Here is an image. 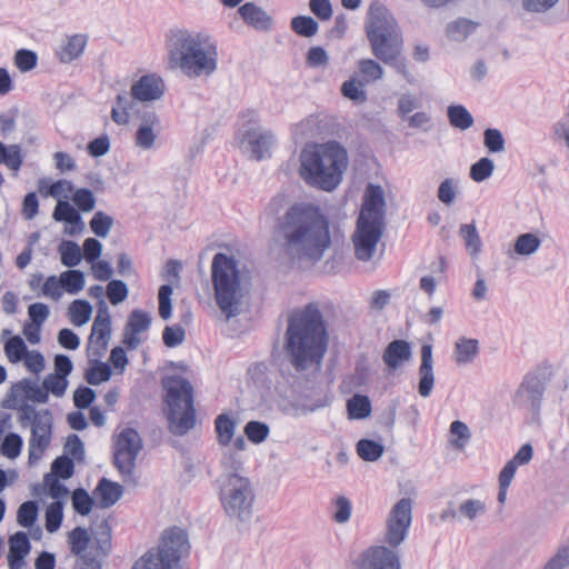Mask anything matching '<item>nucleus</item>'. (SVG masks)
Wrapping results in <instances>:
<instances>
[{"instance_id":"1","label":"nucleus","mask_w":569,"mask_h":569,"mask_svg":"<svg viewBox=\"0 0 569 569\" xmlns=\"http://www.w3.org/2000/svg\"><path fill=\"white\" fill-rule=\"evenodd\" d=\"M330 218L312 202H296L277 219L274 240L291 262L316 264L332 244Z\"/></svg>"},{"instance_id":"2","label":"nucleus","mask_w":569,"mask_h":569,"mask_svg":"<svg viewBox=\"0 0 569 569\" xmlns=\"http://www.w3.org/2000/svg\"><path fill=\"white\" fill-rule=\"evenodd\" d=\"M328 346V326L319 303L312 301L293 309L283 337V350L292 367L301 372L320 366Z\"/></svg>"},{"instance_id":"3","label":"nucleus","mask_w":569,"mask_h":569,"mask_svg":"<svg viewBox=\"0 0 569 569\" xmlns=\"http://www.w3.org/2000/svg\"><path fill=\"white\" fill-rule=\"evenodd\" d=\"M366 33L372 54L412 83L415 78L408 68L407 58L402 54L401 29L389 9L378 1L369 7Z\"/></svg>"},{"instance_id":"4","label":"nucleus","mask_w":569,"mask_h":569,"mask_svg":"<svg viewBox=\"0 0 569 569\" xmlns=\"http://www.w3.org/2000/svg\"><path fill=\"white\" fill-rule=\"evenodd\" d=\"M348 167L347 150L337 141L305 148L300 153V176L308 186L335 190Z\"/></svg>"},{"instance_id":"5","label":"nucleus","mask_w":569,"mask_h":569,"mask_svg":"<svg viewBox=\"0 0 569 569\" xmlns=\"http://www.w3.org/2000/svg\"><path fill=\"white\" fill-rule=\"evenodd\" d=\"M171 61L190 78L209 77L218 69V47L208 33L177 30L169 41Z\"/></svg>"},{"instance_id":"6","label":"nucleus","mask_w":569,"mask_h":569,"mask_svg":"<svg viewBox=\"0 0 569 569\" xmlns=\"http://www.w3.org/2000/svg\"><path fill=\"white\" fill-rule=\"evenodd\" d=\"M211 281L218 308L227 319L243 311L242 276L239 261L223 252H217L211 262Z\"/></svg>"},{"instance_id":"7","label":"nucleus","mask_w":569,"mask_h":569,"mask_svg":"<svg viewBox=\"0 0 569 569\" xmlns=\"http://www.w3.org/2000/svg\"><path fill=\"white\" fill-rule=\"evenodd\" d=\"M162 385L166 390L169 429L176 436H183L196 425L192 385L180 376L168 377Z\"/></svg>"},{"instance_id":"8","label":"nucleus","mask_w":569,"mask_h":569,"mask_svg":"<svg viewBox=\"0 0 569 569\" xmlns=\"http://www.w3.org/2000/svg\"><path fill=\"white\" fill-rule=\"evenodd\" d=\"M218 481L219 497L226 515L240 522L249 520L256 499L250 479L238 473H224Z\"/></svg>"},{"instance_id":"9","label":"nucleus","mask_w":569,"mask_h":569,"mask_svg":"<svg viewBox=\"0 0 569 569\" xmlns=\"http://www.w3.org/2000/svg\"><path fill=\"white\" fill-rule=\"evenodd\" d=\"M189 550L187 531L174 526L163 532L158 549L148 550L131 569H173Z\"/></svg>"},{"instance_id":"10","label":"nucleus","mask_w":569,"mask_h":569,"mask_svg":"<svg viewBox=\"0 0 569 569\" xmlns=\"http://www.w3.org/2000/svg\"><path fill=\"white\" fill-rule=\"evenodd\" d=\"M549 381V375L542 369L528 372L516 391L513 405L519 408L529 409L532 413V419L538 420L543 395Z\"/></svg>"},{"instance_id":"11","label":"nucleus","mask_w":569,"mask_h":569,"mask_svg":"<svg viewBox=\"0 0 569 569\" xmlns=\"http://www.w3.org/2000/svg\"><path fill=\"white\" fill-rule=\"evenodd\" d=\"M143 448L142 438L133 428H124L117 437L113 465L124 481L133 479L136 460Z\"/></svg>"},{"instance_id":"12","label":"nucleus","mask_w":569,"mask_h":569,"mask_svg":"<svg viewBox=\"0 0 569 569\" xmlns=\"http://www.w3.org/2000/svg\"><path fill=\"white\" fill-rule=\"evenodd\" d=\"M412 506L411 498H401L391 508L386 520L385 536V541L391 548H397L406 540L412 522Z\"/></svg>"},{"instance_id":"13","label":"nucleus","mask_w":569,"mask_h":569,"mask_svg":"<svg viewBox=\"0 0 569 569\" xmlns=\"http://www.w3.org/2000/svg\"><path fill=\"white\" fill-rule=\"evenodd\" d=\"M386 223L368 221L365 217H358L356 230L352 236L355 256L360 261H370L377 250Z\"/></svg>"},{"instance_id":"14","label":"nucleus","mask_w":569,"mask_h":569,"mask_svg":"<svg viewBox=\"0 0 569 569\" xmlns=\"http://www.w3.org/2000/svg\"><path fill=\"white\" fill-rule=\"evenodd\" d=\"M52 432V417L49 410H44L43 417H37L31 426L29 439V461L39 460L50 445Z\"/></svg>"},{"instance_id":"15","label":"nucleus","mask_w":569,"mask_h":569,"mask_svg":"<svg viewBox=\"0 0 569 569\" xmlns=\"http://www.w3.org/2000/svg\"><path fill=\"white\" fill-rule=\"evenodd\" d=\"M356 566L358 569H400V561L396 551L385 546H376L366 549Z\"/></svg>"},{"instance_id":"16","label":"nucleus","mask_w":569,"mask_h":569,"mask_svg":"<svg viewBox=\"0 0 569 569\" xmlns=\"http://www.w3.org/2000/svg\"><path fill=\"white\" fill-rule=\"evenodd\" d=\"M22 393H24L28 400L38 403H46L49 399V395L43 386L40 387L36 382H32L30 379L23 378L22 380L12 385L1 403L2 408L17 409L18 398Z\"/></svg>"},{"instance_id":"17","label":"nucleus","mask_w":569,"mask_h":569,"mask_svg":"<svg viewBox=\"0 0 569 569\" xmlns=\"http://www.w3.org/2000/svg\"><path fill=\"white\" fill-rule=\"evenodd\" d=\"M385 208L386 200L382 187L369 183L359 217H365L368 221L385 223Z\"/></svg>"},{"instance_id":"18","label":"nucleus","mask_w":569,"mask_h":569,"mask_svg":"<svg viewBox=\"0 0 569 569\" xmlns=\"http://www.w3.org/2000/svg\"><path fill=\"white\" fill-rule=\"evenodd\" d=\"M166 90L163 79L156 73H149L140 77L130 90V97L133 100L148 102L159 100Z\"/></svg>"},{"instance_id":"19","label":"nucleus","mask_w":569,"mask_h":569,"mask_svg":"<svg viewBox=\"0 0 569 569\" xmlns=\"http://www.w3.org/2000/svg\"><path fill=\"white\" fill-rule=\"evenodd\" d=\"M151 321L152 318L147 311L132 310L123 330L122 343L130 350L137 349L141 343L139 335L149 330Z\"/></svg>"},{"instance_id":"20","label":"nucleus","mask_w":569,"mask_h":569,"mask_svg":"<svg viewBox=\"0 0 569 569\" xmlns=\"http://www.w3.org/2000/svg\"><path fill=\"white\" fill-rule=\"evenodd\" d=\"M243 141L250 147L251 158L259 161L271 156L270 149L276 138L269 130L249 129L243 136Z\"/></svg>"},{"instance_id":"21","label":"nucleus","mask_w":569,"mask_h":569,"mask_svg":"<svg viewBox=\"0 0 569 569\" xmlns=\"http://www.w3.org/2000/svg\"><path fill=\"white\" fill-rule=\"evenodd\" d=\"M435 385L432 346L421 347V363L419 367L418 392L421 397L428 398Z\"/></svg>"},{"instance_id":"22","label":"nucleus","mask_w":569,"mask_h":569,"mask_svg":"<svg viewBox=\"0 0 569 569\" xmlns=\"http://www.w3.org/2000/svg\"><path fill=\"white\" fill-rule=\"evenodd\" d=\"M412 357L411 345L403 339H395L386 347L382 360L391 371L397 370Z\"/></svg>"},{"instance_id":"23","label":"nucleus","mask_w":569,"mask_h":569,"mask_svg":"<svg viewBox=\"0 0 569 569\" xmlns=\"http://www.w3.org/2000/svg\"><path fill=\"white\" fill-rule=\"evenodd\" d=\"M238 12L243 21L256 30L269 31L272 28V17L254 2H246Z\"/></svg>"},{"instance_id":"24","label":"nucleus","mask_w":569,"mask_h":569,"mask_svg":"<svg viewBox=\"0 0 569 569\" xmlns=\"http://www.w3.org/2000/svg\"><path fill=\"white\" fill-rule=\"evenodd\" d=\"M111 325H92L91 335L88 339V356L94 358H102L108 349L111 338Z\"/></svg>"},{"instance_id":"25","label":"nucleus","mask_w":569,"mask_h":569,"mask_svg":"<svg viewBox=\"0 0 569 569\" xmlns=\"http://www.w3.org/2000/svg\"><path fill=\"white\" fill-rule=\"evenodd\" d=\"M87 42L88 37L82 33L67 37L57 51L60 62L70 63L78 59L83 53Z\"/></svg>"},{"instance_id":"26","label":"nucleus","mask_w":569,"mask_h":569,"mask_svg":"<svg viewBox=\"0 0 569 569\" xmlns=\"http://www.w3.org/2000/svg\"><path fill=\"white\" fill-rule=\"evenodd\" d=\"M93 493L98 498L100 508H110L121 499L123 488L118 482L102 478L99 480Z\"/></svg>"},{"instance_id":"27","label":"nucleus","mask_w":569,"mask_h":569,"mask_svg":"<svg viewBox=\"0 0 569 569\" xmlns=\"http://www.w3.org/2000/svg\"><path fill=\"white\" fill-rule=\"evenodd\" d=\"M96 549L102 557H108L112 549L111 526L108 519H102L92 528Z\"/></svg>"},{"instance_id":"28","label":"nucleus","mask_w":569,"mask_h":569,"mask_svg":"<svg viewBox=\"0 0 569 569\" xmlns=\"http://www.w3.org/2000/svg\"><path fill=\"white\" fill-rule=\"evenodd\" d=\"M479 353V342L477 339L460 338L453 349V359L457 365L471 363Z\"/></svg>"},{"instance_id":"29","label":"nucleus","mask_w":569,"mask_h":569,"mask_svg":"<svg viewBox=\"0 0 569 569\" xmlns=\"http://www.w3.org/2000/svg\"><path fill=\"white\" fill-rule=\"evenodd\" d=\"M112 370L108 362L100 361V358L89 359V367L84 371V379L91 386H98L111 378Z\"/></svg>"},{"instance_id":"30","label":"nucleus","mask_w":569,"mask_h":569,"mask_svg":"<svg viewBox=\"0 0 569 569\" xmlns=\"http://www.w3.org/2000/svg\"><path fill=\"white\" fill-rule=\"evenodd\" d=\"M237 428V421L228 413L219 415L214 420L217 441L220 446L227 447L231 443Z\"/></svg>"},{"instance_id":"31","label":"nucleus","mask_w":569,"mask_h":569,"mask_svg":"<svg viewBox=\"0 0 569 569\" xmlns=\"http://www.w3.org/2000/svg\"><path fill=\"white\" fill-rule=\"evenodd\" d=\"M479 24L472 20L459 18L448 23L446 34L452 41L462 42L475 32Z\"/></svg>"},{"instance_id":"32","label":"nucleus","mask_w":569,"mask_h":569,"mask_svg":"<svg viewBox=\"0 0 569 569\" xmlns=\"http://www.w3.org/2000/svg\"><path fill=\"white\" fill-rule=\"evenodd\" d=\"M347 411L349 419L362 420L370 417L372 407L368 396L353 395L347 400Z\"/></svg>"},{"instance_id":"33","label":"nucleus","mask_w":569,"mask_h":569,"mask_svg":"<svg viewBox=\"0 0 569 569\" xmlns=\"http://www.w3.org/2000/svg\"><path fill=\"white\" fill-rule=\"evenodd\" d=\"M449 123L459 130H467L475 123L472 114L462 104H450L447 108Z\"/></svg>"},{"instance_id":"34","label":"nucleus","mask_w":569,"mask_h":569,"mask_svg":"<svg viewBox=\"0 0 569 569\" xmlns=\"http://www.w3.org/2000/svg\"><path fill=\"white\" fill-rule=\"evenodd\" d=\"M58 251L60 253L61 263L68 268H74L83 258L78 243L71 240H62L58 247Z\"/></svg>"},{"instance_id":"35","label":"nucleus","mask_w":569,"mask_h":569,"mask_svg":"<svg viewBox=\"0 0 569 569\" xmlns=\"http://www.w3.org/2000/svg\"><path fill=\"white\" fill-rule=\"evenodd\" d=\"M60 284L62 290L70 295H77L84 288V272L79 269H70L60 274Z\"/></svg>"},{"instance_id":"36","label":"nucleus","mask_w":569,"mask_h":569,"mask_svg":"<svg viewBox=\"0 0 569 569\" xmlns=\"http://www.w3.org/2000/svg\"><path fill=\"white\" fill-rule=\"evenodd\" d=\"M68 313L70 321L74 326L81 327L90 320L92 315V306L87 300L77 299L70 303Z\"/></svg>"},{"instance_id":"37","label":"nucleus","mask_w":569,"mask_h":569,"mask_svg":"<svg viewBox=\"0 0 569 569\" xmlns=\"http://www.w3.org/2000/svg\"><path fill=\"white\" fill-rule=\"evenodd\" d=\"M23 163V156L19 144H4L0 141V164H6L9 169L18 171Z\"/></svg>"},{"instance_id":"38","label":"nucleus","mask_w":569,"mask_h":569,"mask_svg":"<svg viewBox=\"0 0 569 569\" xmlns=\"http://www.w3.org/2000/svg\"><path fill=\"white\" fill-rule=\"evenodd\" d=\"M358 456L369 462L377 461L385 452V447L381 442L372 439H360L356 446Z\"/></svg>"},{"instance_id":"39","label":"nucleus","mask_w":569,"mask_h":569,"mask_svg":"<svg viewBox=\"0 0 569 569\" xmlns=\"http://www.w3.org/2000/svg\"><path fill=\"white\" fill-rule=\"evenodd\" d=\"M460 236L463 239L467 251L476 256L481 251L482 241L475 223H465L460 226Z\"/></svg>"},{"instance_id":"40","label":"nucleus","mask_w":569,"mask_h":569,"mask_svg":"<svg viewBox=\"0 0 569 569\" xmlns=\"http://www.w3.org/2000/svg\"><path fill=\"white\" fill-rule=\"evenodd\" d=\"M540 246L541 240L535 233H521L515 241L513 252L519 256H531L540 248Z\"/></svg>"},{"instance_id":"41","label":"nucleus","mask_w":569,"mask_h":569,"mask_svg":"<svg viewBox=\"0 0 569 569\" xmlns=\"http://www.w3.org/2000/svg\"><path fill=\"white\" fill-rule=\"evenodd\" d=\"M487 511V506L485 501L480 499H466L458 506L459 520H475L478 517L485 515Z\"/></svg>"},{"instance_id":"42","label":"nucleus","mask_w":569,"mask_h":569,"mask_svg":"<svg viewBox=\"0 0 569 569\" xmlns=\"http://www.w3.org/2000/svg\"><path fill=\"white\" fill-rule=\"evenodd\" d=\"M290 28L298 36L310 38L318 32L319 23L310 16H297L291 19Z\"/></svg>"},{"instance_id":"43","label":"nucleus","mask_w":569,"mask_h":569,"mask_svg":"<svg viewBox=\"0 0 569 569\" xmlns=\"http://www.w3.org/2000/svg\"><path fill=\"white\" fill-rule=\"evenodd\" d=\"M4 352L12 363L20 362L28 353V347L20 336H12L4 343Z\"/></svg>"},{"instance_id":"44","label":"nucleus","mask_w":569,"mask_h":569,"mask_svg":"<svg viewBox=\"0 0 569 569\" xmlns=\"http://www.w3.org/2000/svg\"><path fill=\"white\" fill-rule=\"evenodd\" d=\"M91 537L86 528L76 527L69 532L70 550L76 556H81L89 546Z\"/></svg>"},{"instance_id":"45","label":"nucleus","mask_w":569,"mask_h":569,"mask_svg":"<svg viewBox=\"0 0 569 569\" xmlns=\"http://www.w3.org/2000/svg\"><path fill=\"white\" fill-rule=\"evenodd\" d=\"M38 502L28 500L21 503L17 512V521L23 528H31L38 518Z\"/></svg>"},{"instance_id":"46","label":"nucleus","mask_w":569,"mask_h":569,"mask_svg":"<svg viewBox=\"0 0 569 569\" xmlns=\"http://www.w3.org/2000/svg\"><path fill=\"white\" fill-rule=\"evenodd\" d=\"M46 529L48 532H56L63 520V503L60 500L51 502L46 509Z\"/></svg>"},{"instance_id":"47","label":"nucleus","mask_w":569,"mask_h":569,"mask_svg":"<svg viewBox=\"0 0 569 569\" xmlns=\"http://www.w3.org/2000/svg\"><path fill=\"white\" fill-rule=\"evenodd\" d=\"M341 93L345 98L353 102H366L367 92L365 90V83L351 78L345 81L341 86Z\"/></svg>"},{"instance_id":"48","label":"nucleus","mask_w":569,"mask_h":569,"mask_svg":"<svg viewBox=\"0 0 569 569\" xmlns=\"http://www.w3.org/2000/svg\"><path fill=\"white\" fill-rule=\"evenodd\" d=\"M243 431L249 441L261 443L268 438L270 428L266 422L250 420L246 423Z\"/></svg>"},{"instance_id":"49","label":"nucleus","mask_w":569,"mask_h":569,"mask_svg":"<svg viewBox=\"0 0 569 569\" xmlns=\"http://www.w3.org/2000/svg\"><path fill=\"white\" fill-rule=\"evenodd\" d=\"M71 500L74 511L81 516L89 515L94 503L93 499L83 488L74 489L71 496Z\"/></svg>"},{"instance_id":"50","label":"nucleus","mask_w":569,"mask_h":569,"mask_svg":"<svg viewBox=\"0 0 569 569\" xmlns=\"http://www.w3.org/2000/svg\"><path fill=\"white\" fill-rule=\"evenodd\" d=\"M493 170V161L488 157H483L470 167V178L476 182H482L492 176Z\"/></svg>"},{"instance_id":"51","label":"nucleus","mask_w":569,"mask_h":569,"mask_svg":"<svg viewBox=\"0 0 569 569\" xmlns=\"http://www.w3.org/2000/svg\"><path fill=\"white\" fill-rule=\"evenodd\" d=\"M112 226L113 218L103 211H97L90 220V228L92 232L100 238H106Z\"/></svg>"},{"instance_id":"52","label":"nucleus","mask_w":569,"mask_h":569,"mask_svg":"<svg viewBox=\"0 0 569 569\" xmlns=\"http://www.w3.org/2000/svg\"><path fill=\"white\" fill-rule=\"evenodd\" d=\"M107 296L111 305L123 302L129 296V288L123 280L112 279L107 284Z\"/></svg>"},{"instance_id":"53","label":"nucleus","mask_w":569,"mask_h":569,"mask_svg":"<svg viewBox=\"0 0 569 569\" xmlns=\"http://www.w3.org/2000/svg\"><path fill=\"white\" fill-rule=\"evenodd\" d=\"M50 475H57V477L67 480L74 473L73 459L67 455L57 457L51 463Z\"/></svg>"},{"instance_id":"54","label":"nucleus","mask_w":569,"mask_h":569,"mask_svg":"<svg viewBox=\"0 0 569 569\" xmlns=\"http://www.w3.org/2000/svg\"><path fill=\"white\" fill-rule=\"evenodd\" d=\"M450 433L457 437L450 440L451 446L456 449H463L471 438L469 427L460 420L451 422Z\"/></svg>"},{"instance_id":"55","label":"nucleus","mask_w":569,"mask_h":569,"mask_svg":"<svg viewBox=\"0 0 569 569\" xmlns=\"http://www.w3.org/2000/svg\"><path fill=\"white\" fill-rule=\"evenodd\" d=\"M13 61L21 72H29L37 67L38 56L29 49H19L16 51Z\"/></svg>"},{"instance_id":"56","label":"nucleus","mask_w":569,"mask_h":569,"mask_svg":"<svg viewBox=\"0 0 569 569\" xmlns=\"http://www.w3.org/2000/svg\"><path fill=\"white\" fill-rule=\"evenodd\" d=\"M72 200L78 211L89 212L94 209L96 198L88 188H80L73 192Z\"/></svg>"},{"instance_id":"57","label":"nucleus","mask_w":569,"mask_h":569,"mask_svg":"<svg viewBox=\"0 0 569 569\" xmlns=\"http://www.w3.org/2000/svg\"><path fill=\"white\" fill-rule=\"evenodd\" d=\"M69 381L67 378L56 373H49L43 379V387L48 395L52 393L54 397H62L66 393Z\"/></svg>"},{"instance_id":"58","label":"nucleus","mask_w":569,"mask_h":569,"mask_svg":"<svg viewBox=\"0 0 569 569\" xmlns=\"http://www.w3.org/2000/svg\"><path fill=\"white\" fill-rule=\"evenodd\" d=\"M22 438L18 433L10 432L8 433L1 445V452L3 456L14 459L17 458L22 449Z\"/></svg>"},{"instance_id":"59","label":"nucleus","mask_w":569,"mask_h":569,"mask_svg":"<svg viewBox=\"0 0 569 569\" xmlns=\"http://www.w3.org/2000/svg\"><path fill=\"white\" fill-rule=\"evenodd\" d=\"M483 143L489 152L497 153L505 150V138L500 130L488 128L483 132Z\"/></svg>"},{"instance_id":"60","label":"nucleus","mask_w":569,"mask_h":569,"mask_svg":"<svg viewBox=\"0 0 569 569\" xmlns=\"http://www.w3.org/2000/svg\"><path fill=\"white\" fill-rule=\"evenodd\" d=\"M173 292L171 284H162L159 288V315L163 320H168L172 315L171 295Z\"/></svg>"},{"instance_id":"61","label":"nucleus","mask_w":569,"mask_h":569,"mask_svg":"<svg viewBox=\"0 0 569 569\" xmlns=\"http://www.w3.org/2000/svg\"><path fill=\"white\" fill-rule=\"evenodd\" d=\"M31 550V543L24 531H17L9 537V551L28 556Z\"/></svg>"},{"instance_id":"62","label":"nucleus","mask_w":569,"mask_h":569,"mask_svg":"<svg viewBox=\"0 0 569 569\" xmlns=\"http://www.w3.org/2000/svg\"><path fill=\"white\" fill-rule=\"evenodd\" d=\"M186 331L180 325L167 326L162 332L163 343L168 348H174L184 341Z\"/></svg>"},{"instance_id":"63","label":"nucleus","mask_w":569,"mask_h":569,"mask_svg":"<svg viewBox=\"0 0 569 569\" xmlns=\"http://www.w3.org/2000/svg\"><path fill=\"white\" fill-rule=\"evenodd\" d=\"M96 400V391L87 386H79L73 392V403L80 409H88Z\"/></svg>"},{"instance_id":"64","label":"nucleus","mask_w":569,"mask_h":569,"mask_svg":"<svg viewBox=\"0 0 569 569\" xmlns=\"http://www.w3.org/2000/svg\"><path fill=\"white\" fill-rule=\"evenodd\" d=\"M59 479L60 478L57 477V475L50 473H46L43 477V483L47 488L48 495L57 500L63 498L69 493L68 488L64 485H62Z\"/></svg>"}]
</instances>
